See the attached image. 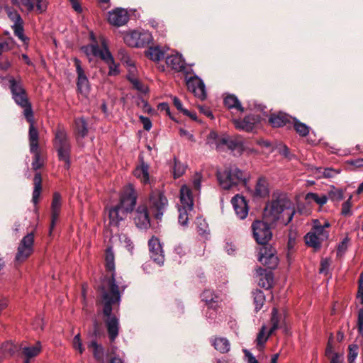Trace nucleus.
Segmentation results:
<instances>
[{
	"label": "nucleus",
	"mask_w": 363,
	"mask_h": 363,
	"mask_svg": "<svg viewBox=\"0 0 363 363\" xmlns=\"http://www.w3.org/2000/svg\"><path fill=\"white\" fill-rule=\"evenodd\" d=\"M328 199L333 201H340L343 199V191L341 189H333L328 193Z\"/></svg>",
	"instance_id": "nucleus-51"
},
{
	"label": "nucleus",
	"mask_w": 363,
	"mask_h": 363,
	"mask_svg": "<svg viewBox=\"0 0 363 363\" xmlns=\"http://www.w3.org/2000/svg\"><path fill=\"white\" fill-rule=\"evenodd\" d=\"M197 228L199 234L203 235L207 232L208 226L204 220H197Z\"/></svg>",
	"instance_id": "nucleus-59"
},
{
	"label": "nucleus",
	"mask_w": 363,
	"mask_h": 363,
	"mask_svg": "<svg viewBox=\"0 0 363 363\" xmlns=\"http://www.w3.org/2000/svg\"><path fill=\"white\" fill-rule=\"evenodd\" d=\"M269 223L265 221L256 220L252 225L253 236L257 242L262 246H267L272 236Z\"/></svg>",
	"instance_id": "nucleus-8"
},
{
	"label": "nucleus",
	"mask_w": 363,
	"mask_h": 363,
	"mask_svg": "<svg viewBox=\"0 0 363 363\" xmlns=\"http://www.w3.org/2000/svg\"><path fill=\"white\" fill-rule=\"evenodd\" d=\"M53 145L57 152L59 160L65 162V168L70 167L71 144L66 130L59 126L55 133Z\"/></svg>",
	"instance_id": "nucleus-6"
},
{
	"label": "nucleus",
	"mask_w": 363,
	"mask_h": 363,
	"mask_svg": "<svg viewBox=\"0 0 363 363\" xmlns=\"http://www.w3.org/2000/svg\"><path fill=\"white\" fill-rule=\"evenodd\" d=\"M180 204L178 207L187 208V210H192L194 206V200L191 189L186 186L183 185L180 189Z\"/></svg>",
	"instance_id": "nucleus-20"
},
{
	"label": "nucleus",
	"mask_w": 363,
	"mask_h": 363,
	"mask_svg": "<svg viewBox=\"0 0 363 363\" xmlns=\"http://www.w3.org/2000/svg\"><path fill=\"white\" fill-rule=\"evenodd\" d=\"M290 118L291 117L287 114L280 112L277 114H272L269 122L274 128H279L289 123Z\"/></svg>",
	"instance_id": "nucleus-24"
},
{
	"label": "nucleus",
	"mask_w": 363,
	"mask_h": 363,
	"mask_svg": "<svg viewBox=\"0 0 363 363\" xmlns=\"http://www.w3.org/2000/svg\"><path fill=\"white\" fill-rule=\"evenodd\" d=\"M134 175L144 183L149 181L148 165L144 162L134 170Z\"/></svg>",
	"instance_id": "nucleus-34"
},
{
	"label": "nucleus",
	"mask_w": 363,
	"mask_h": 363,
	"mask_svg": "<svg viewBox=\"0 0 363 363\" xmlns=\"http://www.w3.org/2000/svg\"><path fill=\"white\" fill-rule=\"evenodd\" d=\"M252 295L254 303L255 305V311H258L262 308L264 305L265 301V296L262 291L258 289L253 291Z\"/></svg>",
	"instance_id": "nucleus-40"
},
{
	"label": "nucleus",
	"mask_w": 363,
	"mask_h": 363,
	"mask_svg": "<svg viewBox=\"0 0 363 363\" xmlns=\"http://www.w3.org/2000/svg\"><path fill=\"white\" fill-rule=\"evenodd\" d=\"M330 267V262L328 259H323L320 263V268L319 272L320 274H327Z\"/></svg>",
	"instance_id": "nucleus-61"
},
{
	"label": "nucleus",
	"mask_w": 363,
	"mask_h": 363,
	"mask_svg": "<svg viewBox=\"0 0 363 363\" xmlns=\"http://www.w3.org/2000/svg\"><path fill=\"white\" fill-rule=\"evenodd\" d=\"M231 203L237 216L240 219L242 220L247 217L249 209L247 201L242 196L235 195L231 199Z\"/></svg>",
	"instance_id": "nucleus-17"
},
{
	"label": "nucleus",
	"mask_w": 363,
	"mask_h": 363,
	"mask_svg": "<svg viewBox=\"0 0 363 363\" xmlns=\"http://www.w3.org/2000/svg\"><path fill=\"white\" fill-rule=\"evenodd\" d=\"M34 189L33 192V198L32 201L33 202L36 204L38 202V199L40 195L42 186H41V182H42V178L40 173H36L34 176Z\"/></svg>",
	"instance_id": "nucleus-32"
},
{
	"label": "nucleus",
	"mask_w": 363,
	"mask_h": 363,
	"mask_svg": "<svg viewBox=\"0 0 363 363\" xmlns=\"http://www.w3.org/2000/svg\"><path fill=\"white\" fill-rule=\"evenodd\" d=\"M136 199L133 186L129 184L121 196L120 203L109 211L111 224L118 225L120 221L124 220L128 213L134 209Z\"/></svg>",
	"instance_id": "nucleus-4"
},
{
	"label": "nucleus",
	"mask_w": 363,
	"mask_h": 363,
	"mask_svg": "<svg viewBox=\"0 0 363 363\" xmlns=\"http://www.w3.org/2000/svg\"><path fill=\"white\" fill-rule=\"evenodd\" d=\"M20 2L28 12H31L35 9L36 12L42 13L47 9L46 0H20Z\"/></svg>",
	"instance_id": "nucleus-21"
},
{
	"label": "nucleus",
	"mask_w": 363,
	"mask_h": 363,
	"mask_svg": "<svg viewBox=\"0 0 363 363\" xmlns=\"http://www.w3.org/2000/svg\"><path fill=\"white\" fill-rule=\"evenodd\" d=\"M305 199L308 202L314 201L320 206H323L327 203L328 198L325 194L318 195L316 193L309 192L306 195Z\"/></svg>",
	"instance_id": "nucleus-37"
},
{
	"label": "nucleus",
	"mask_w": 363,
	"mask_h": 363,
	"mask_svg": "<svg viewBox=\"0 0 363 363\" xmlns=\"http://www.w3.org/2000/svg\"><path fill=\"white\" fill-rule=\"evenodd\" d=\"M13 33L21 41L25 43L28 38L24 35L23 21L13 23L11 26Z\"/></svg>",
	"instance_id": "nucleus-43"
},
{
	"label": "nucleus",
	"mask_w": 363,
	"mask_h": 363,
	"mask_svg": "<svg viewBox=\"0 0 363 363\" xmlns=\"http://www.w3.org/2000/svg\"><path fill=\"white\" fill-rule=\"evenodd\" d=\"M34 242V235L33 233H28L23 238L16 255V260L23 262L27 259L33 252Z\"/></svg>",
	"instance_id": "nucleus-11"
},
{
	"label": "nucleus",
	"mask_w": 363,
	"mask_h": 363,
	"mask_svg": "<svg viewBox=\"0 0 363 363\" xmlns=\"http://www.w3.org/2000/svg\"><path fill=\"white\" fill-rule=\"evenodd\" d=\"M41 351V344L37 342L34 345H29L22 347V353L26 359L23 363H30L29 359L37 356Z\"/></svg>",
	"instance_id": "nucleus-25"
},
{
	"label": "nucleus",
	"mask_w": 363,
	"mask_h": 363,
	"mask_svg": "<svg viewBox=\"0 0 363 363\" xmlns=\"http://www.w3.org/2000/svg\"><path fill=\"white\" fill-rule=\"evenodd\" d=\"M62 205V197L60 193L55 192L52 201V220L50 225V231L54 228L55 223L58 219L60 211Z\"/></svg>",
	"instance_id": "nucleus-22"
},
{
	"label": "nucleus",
	"mask_w": 363,
	"mask_h": 363,
	"mask_svg": "<svg viewBox=\"0 0 363 363\" xmlns=\"http://www.w3.org/2000/svg\"><path fill=\"white\" fill-rule=\"evenodd\" d=\"M259 121L257 116L250 115L245 116L242 120L236 119L233 121V123L237 129L252 132L255 125Z\"/></svg>",
	"instance_id": "nucleus-18"
},
{
	"label": "nucleus",
	"mask_w": 363,
	"mask_h": 363,
	"mask_svg": "<svg viewBox=\"0 0 363 363\" xmlns=\"http://www.w3.org/2000/svg\"><path fill=\"white\" fill-rule=\"evenodd\" d=\"M134 221L136 226L140 229H147L150 226L148 211L145 206H140L138 207Z\"/></svg>",
	"instance_id": "nucleus-19"
},
{
	"label": "nucleus",
	"mask_w": 363,
	"mask_h": 363,
	"mask_svg": "<svg viewBox=\"0 0 363 363\" xmlns=\"http://www.w3.org/2000/svg\"><path fill=\"white\" fill-rule=\"evenodd\" d=\"M340 173L339 170L333 168L318 167L315 169V174L317 178H333Z\"/></svg>",
	"instance_id": "nucleus-35"
},
{
	"label": "nucleus",
	"mask_w": 363,
	"mask_h": 363,
	"mask_svg": "<svg viewBox=\"0 0 363 363\" xmlns=\"http://www.w3.org/2000/svg\"><path fill=\"white\" fill-rule=\"evenodd\" d=\"M293 121L294 129L300 136L305 137L309 133L310 127L306 123L299 121L296 118H293Z\"/></svg>",
	"instance_id": "nucleus-39"
},
{
	"label": "nucleus",
	"mask_w": 363,
	"mask_h": 363,
	"mask_svg": "<svg viewBox=\"0 0 363 363\" xmlns=\"http://www.w3.org/2000/svg\"><path fill=\"white\" fill-rule=\"evenodd\" d=\"M102 60L108 67V69H109L108 75L109 76H116L119 74L120 71L118 69V65L115 62L113 57L111 55L109 50L106 51V53H105V55L102 56Z\"/></svg>",
	"instance_id": "nucleus-26"
},
{
	"label": "nucleus",
	"mask_w": 363,
	"mask_h": 363,
	"mask_svg": "<svg viewBox=\"0 0 363 363\" xmlns=\"http://www.w3.org/2000/svg\"><path fill=\"white\" fill-rule=\"evenodd\" d=\"M150 208L157 220H161L168 207V200L160 190L152 191L149 197Z\"/></svg>",
	"instance_id": "nucleus-7"
},
{
	"label": "nucleus",
	"mask_w": 363,
	"mask_h": 363,
	"mask_svg": "<svg viewBox=\"0 0 363 363\" xmlns=\"http://www.w3.org/2000/svg\"><path fill=\"white\" fill-rule=\"evenodd\" d=\"M6 11L9 18L11 19V21H13V23H17L23 21L21 16L15 9L6 7Z\"/></svg>",
	"instance_id": "nucleus-49"
},
{
	"label": "nucleus",
	"mask_w": 363,
	"mask_h": 363,
	"mask_svg": "<svg viewBox=\"0 0 363 363\" xmlns=\"http://www.w3.org/2000/svg\"><path fill=\"white\" fill-rule=\"evenodd\" d=\"M358 346L357 345H350L349 346L348 362L353 363L358 355Z\"/></svg>",
	"instance_id": "nucleus-52"
},
{
	"label": "nucleus",
	"mask_w": 363,
	"mask_h": 363,
	"mask_svg": "<svg viewBox=\"0 0 363 363\" xmlns=\"http://www.w3.org/2000/svg\"><path fill=\"white\" fill-rule=\"evenodd\" d=\"M140 119L143 125L144 129L146 130H150L152 128V122L150 118L145 116H140Z\"/></svg>",
	"instance_id": "nucleus-63"
},
{
	"label": "nucleus",
	"mask_w": 363,
	"mask_h": 363,
	"mask_svg": "<svg viewBox=\"0 0 363 363\" xmlns=\"http://www.w3.org/2000/svg\"><path fill=\"white\" fill-rule=\"evenodd\" d=\"M201 174L199 173H196L192 180L194 189L199 192L200 191L201 187Z\"/></svg>",
	"instance_id": "nucleus-57"
},
{
	"label": "nucleus",
	"mask_w": 363,
	"mask_h": 363,
	"mask_svg": "<svg viewBox=\"0 0 363 363\" xmlns=\"http://www.w3.org/2000/svg\"><path fill=\"white\" fill-rule=\"evenodd\" d=\"M201 299L208 308H214L218 306L219 297L211 290H205L201 294Z\"/></svg>",
	"instance_id": "nucleus-27"
},
{
	"label": "nucleus",
	"mask_w": 363,
	"mask_h": 363,
	"mask_svg": "<svg viewBox=\"0 0 363 363\" xmlns=\"http://www.w3.org/2000/svg\"><path fill=\"white\" fill-rule=\"evenodd\" d=\"M269 193L267 180L264 178H259L255 186V196L257 197H265L268 196Z\"/></svg>",
	"instance_id": "nucleus-28"
},
{
	"label": "nucleus",
	"mask_w": 363,
	"mask_h": 363,
	"mask_svg": "<svg viewBox=\"0 0 363 363\" xmlns=\"http://www.w3.org/2000/svg\"><path fill=\"white\" fill-rule=\"evenodd\" d=\"M271 324H272V327L269 330V335L272 334L274 330H276L277 329L281 327L279 325V317H278V311L276 308H274L272 311Z\"/></svg>",
	"instance_id": "nucleus-44"
},
{
	"label": "nucleus",
	"mask_w": 363,
	"mask_h": 363,
	"mask_svg": "<svg viewBox=\"0 0 363 363\" xmlns=\"http://www.w3.org/2000/svg\"><path fill=\"white\" fill-rule=\"evenodd\" d=\"M128 13L124 9L116 8L108 12V21L111 25L122 26L128 22Z\"/></svg>",
	"instance_id": "nucleus-16"
},
{
	"label": "nucleus",
	"mask_w": 363,
	"mask_h": 363,
	"mask_svg": "<svg viewBox=\"0 0 363 363\" xmlns=\"http://www.w3.org/2000/svg\"><path fill=\"white\" fill-rule=\"evenodd\" d=\"M266 326L263 325L260 329L257 337V342L258 345H263L267 340L269 336L270 335H267L265 336Z\"/></svg>",
	"instance_id": "nucleus-53"
},
{
	"label": "nucleus",
	"mask_w": 363,
	"mask_h": 363,
	"mask_svg": "<svg viewBox=\"0 0 363 363\" xmlns=\"http://www.w3.org/2000/svg\"><path fill=\"white\" fill-rule=\"evenodd\" d=\"M105 260H106V266L107 270L111 272L112 273H111V277L107 281V284L101 286V291H102L103 288L108 289V282H109L110 279L112 278L113 274V277H115V272H114L115 271L114 254H113V252L111 247H108L107 248V250L106 251ZM114 279H115L116 284H119V286H120L119 287V291L121 292H123L125 289L126 288V285L125 284H123L119 281H117L116 279V278H114Z\"/></svg>",
	"instance_id": "nucleus-15"
},
{
	"label": "nucleus",
	"mask_w": 363,
	"mask_h": 363,
	"mask_svg": "<svg viewBox=\"0 0 363 363\" xmlns=\"http://www.w3.org/2000/svg\"><path fill=\"white\" fill-rule=\"evenodd\" d=\"M73 347L76 350H78L79 352V353L82 354L84 350V348L82 345V340H81V338H80V334L78 333L77 335H76L74 338H73Z\"/></svg>",
	"instance_id": "nucleus-55"
},
{
	"label": "nucleus",
	"mask_w": 363,
	"mask_h": 363,
	"mask_svg": "<svg viewBox=\"0 0 363 363\" xmlns=\"http://www.w3.org/2000/svg\"><path fill=\"white\" fill-rule=\"evenodd\" d=\"M113 275L108 282V289H102L101 301L104 304L103 313L107 317L106 324L111 341H114L118 335L119 323L116 315H112V306L118 305L121 301V293L119 291Z\"/></svg>",
	"instance_id": "nucleus-1"
},
{
	"label": "nucleus",
	"mask_w": 363,
	"mask_h": 363,
	"mask_svg": "<svg viewBox=\"0 0 363 363\" xmlns=\"http://www.w3.org/2000/svg\"><path fill=\"white\" fill-rule=\"evenodd\" d=\"M186 167L184 164L178 161L177 159H174V178L180 177L185 172Z\"/></svg>",
	"instance_id": "nucleus-50"
},
{
	"label": "nucleus",
	"mask_w": 363,
	"mask_h": 363,
	"mask_svg": "<svg viewBox=\"0 0 363 363\" xmlns=\"http://www.w3.org/2000/svg\"><path fill=\"white\" fill-rule=\"evenodd\" d=\"M101 44L102 49L99 48L98 44H89L81 47V50L86 55L89 62H91L94 57L102 60V56L105 55L106 51L108 50L106 40L103 37L101 38Z\"/></svg>",
	"instance_id": "nucleus-12"
},
{
	"label": "nucleus",
	"mask_w": 363,
	"mask_h": 363,
	"mask_svg": "<svg viewBox=\"0 0 363 363\" xmlns=\"http://www.w3.org/2000/svg\"><path fill=\"white\" fill-rule=\"evenodd\" d=\"M191 210H187V208L178 207L179 218L178 220L181 225L186 226L188 224L189 217L188 213Z\"/></svg>",
	"instance_id": "nucleus-45"
},
{
	"label": "nucleus",
	"mask_w": 363,
	"mask_h": 363,
	"mask_svg": "<svg viewBox=\"0 0 363 363\" xmlns=\"http://www.w3.org/2000/svg\"><path fill=\"white\" fill-rule=\"evenodd\" d=\"M357 330L359 334L363 337V308L358 311Z\"/></svg>",
	"instance_id": "nucleus-56"
},
{
	"label": "nucleus",
	"mask_w": 363,
	"mask_h": 363,
	"mask_svg": "<svg viewBox=\"0 0 363 363\" xmlns=\"http://www.w3.org/2000/svg\"><path fill=\"white\" fill-rule=\"evenodd\" d=\"M244 353L247 363H259L255 356L250 351L244 350Z\"/></svg>",
	"instance_id": "nucleus-64"
},
{
	"label": "nucleus",
	"mask_w": 363,
	"mask_h": 363,
	"mask_svg": "<svg viewBox=\"0 0 363 363\" xmlns=\"http://www.w3.org/2000/svg\"><path fill=\"white\" fill-rule=\"evenodd\" d=\"M76 129L78 134L84 138L88 133L87 123L84 118L82 117L75 120Z\"/></svg>",
	"instance_id": "nucleus-42"
},
{
	"label": "nucleus",
	"mask_w": 363,
	"mask_h": 363,
	"mask_svg": "<svg viewBox=\"0 0 363 363\" xmlns=\"http://www.w3.org/2000/svg\"><path fill=\"white\" fill-rule=\"evenodd\" d=\"M185 80L188 89L191 91L195 96L201 100L206 99V86L203 81L200 77L196 74L189 76V74L186 73Z\"/></svg>",
	"instance_id": "nucleus-9"
},
{
	"label": "nucleus",
	"mask_w": 363,
	"mask_h": 363,
	"mask_svg": "<svg viewBox=\"0 0 363 363\" xmlns=\"http://www.w3.org/2000/svg\"><path fill=\"white\" fill-rule=\"evenodd\" d=\"M259 261L269 269H275L279 263V259L275 255V250L271 246H261L259 252Z\"/></svg>",
	"instance_id": "nucleus-10"
},
{
	"label": "nucleus",
	"mask_w": 363,
	"mask_h": 363,
	"mask_svg": "<svg viewBox=\"0 0 363 363\" xmlns=\"http://www.w3.org/2000/svg\"><path fill=\"white\" fill-rule=\"evenodd\" d=\"M273 281V277L271 272L265 274L263 277H260L259 280V285L266 289H269L272 286Z\"/></svg>",
	"instance_id": "nucleus-46"
},
{
	"label": "nucleus",
	"mask_w": 363,
	"mask_h": 363,
	"mask_svg": "<svg viewBox=\"0 0 363 363\" xmlns=\"http://www.w3.org/2000/svg\"><path fill=\"white\" fill-rule=\"evenodd\" d=\"M357 299L359 301L361 304H363V279L359 280L358 286V291L357 294Z\"/></svg>",
	"instance_id": "nucleus-62"
},
{
	"label": "nucleus",
	"mask_w": 363,
	"mask_h": 363,
	"mask_svg": "<svg viewBox=\"0 0 363 363\" xmlns=\"http://www.w3.org/2000/svg\"><path fill=\"white\" fill-rule=\"evenodd\" d=\"M167 65L176 71H183L185 68V62L182 55L176 53L171 55L166 58Z\"/></svg>",
	"instance_id": "nucleus-23"
},
{
	"label": "nucleus",
	"mask_w": 363,
	"mask_h": 363,
	"mask_svg": "<svg viewBox=\"0 0 363 363\" xmlns=\"http://www.w3.org/2000/svg\"><path fill=\"white\" fill-rule=\"evenodd\" d=\"M3 356L12 355L16 352V346L9 342L4 343L0 348Z\"/></svg>",
	"instance_id": "nucleus-48"
},
{
	"label": "nucleus",
	"mask_w": 363,
	"mask_h": 363,
	"mask_svg": "<svg viewBox=\"0 0 363 363\" xmlns=\"http://www.w3.org/2000/svg\"><path fill=\"white\" fill-rule=\"evenodd\" d=\"M306 243L315 249H318L321 245V240L314 232L308 233L305 236Z\"/></svg>",
	"instance_id": "nucleus-38"
},
{
	"label": "nucleus",
	"mask_w": 363,
	"mask_h": 363,
	"mask_svg": "<svg viewBox=\"0 0 363 363\" xmlns=\"http://www.w3.org/2000/svg\"><path fill=\"white\" fill-rule=\"evenodd\" d=\"M224 104L229 109L235 108L238 111H243V108L242 107L240 102L233 94H229L225 97Z\"/></svg>",
	"instance_id": "nucleus-33"
},
{
	"label": "nucleus",
	"mask_w": 363,
	"mask_h": 363,
	"mask_svg": "<svg viewBox=\"0 0 363 363\" xmlns=\"http://www.w3.org/2000/svg\"><path fill=\"white\" fill-rule=\"evenodd\" d=\"M350 199H351V197H350V199L347 201H345L342 203V214L344 216H348V215L351 214V213H350V208H351Z\"/></svg>",
	"instance_id": "nucleus-58"
},
{
	"label": "nucleus",
	"mask_w": 363,
	"mask_h": 363,
	"mask_svg": "<svg viewBox=\"0 0 363 363\" xmlns=\"http://www.w3.org/2000/svg\"><path fill=\"white\" fill-rule=\"evenodd\" d=\"M137 35H138L137 30H133V31L125 33L123 36L124 43L130 47L143 48V43H138L137 41V38H138Z\"/></svg>",
	"instance_id": "nucleus-30"
},
{
	"label": "nucleus",
	"mask_w": 363,
	"mask_h": 363,
	"mask_svg": "<svg viewBox=\"0 0 363 363\" xmlns=\"http://www.w3.org/2000/svg\"><path fill=\"white\" fill-rule=\"evenodd\" d=\"M40 154L36 153L35 155H34V159L32 162V167L34 170H37L41 167L42 163L40 162Z\"/></svg>",
	"instance_id": "nucleus-60"
},
{
	"label": "nucleus",
	"mask_w": 363,
	"mask_h": 363,
	"mask_svg": "<svg viewBox=\"0 0 363 363\" xmlns=\"http://www.w3.org/2000/svg\"><path fill=\"white\" fill-rule=\"evenodd\" d=\"M138 38L137 41L138 43H143V47H145V45H148L151 40H152V35L147 32H138Z\"/></svg>",
	"instance_id": "nucleus-47"
},
{
	"label": "nucleus",
	"mask_w": 363,
	"mask_h": 363,
	"mask_svg": "<svg viewBox=\"0 0 363 363\" xmlns=\"http://www.w3.org/2000/svg\"><path fill=\"white\" fill-rule=\"evenodd\" d=\"M74 62L77 74V86L78 91L82 94H86L89 89L88 78L82 67L81 61L77 58H74Z\"/></svg>",
	"instance_id": "nucleus-14"
},
{
	"label": "nucleus",
	"mask_w": 363,
	"mask_h": 363,
	"mask_svg": "<svg viewBox=\"0 0 363 363\" xmlns=\"http://www.w3.org/2000/svg\"><path fill=\"white\" fill-rule=\"evenodd\" d=\"M217 179L223 189H230L239 184L245 186L249 174L241 171L235 166L225 168L223 171H217Z\"/></svg>",
	"instance_id": "nucleus-5"
},
{
	"label": "nucleus",
	"mask_w": 363,
	"mask_h": 363,
	"mask_svg": "<svg viewBox=\"0 0 363 363\" xmlns=\"http://www.w3.org/2000/svg\"><path fill=\"white\" fill-rule=\"evenodd\" d=\"M150 258L159 266H162L164 262V255L162 244L159 239L153 236L148 242Z\"/></svg>",
	"instance_id": "nucleus-13"
},
{
	"label": "nucleus",
	"mask_w": 363,
	"mask_h": 363,
	"mask_svg": "<svg viewBox=\"0 0 363 363\" xmlns=\"http://www.w3.org/2000/svg\"><path fill=\"white\" fill-rule=\"evenodd\" d=\"M147 55L149 58L155 62H159L164 58V52L162 51L160 46L150 47L147 52Z\"/></svg>",
	"instance_id": "nucleus-36"
},
{
	"label": "nucleus",
	"mask_w": 363,
	"mask_h": 363,
	"mask_svg": "<svg viewBox=\"0 0 363 363\" xmlns=\"http://www.w3.org/2000/svg\"><path fill=\"white\" fill-rule=\"evenodd\" d=\"M88 347L92 349L93 355L96 360L103 361L104 349L101 345L98 344L96 340H92L89 343Z\"/></svg>",
	"instance_id": "nucleus-31"
},
{
	"label": "nucleus",
	"mask_w": 363,
	"mask_h": 363,
	"mask_svg": "<svg viewBox=\"0 0 363 363\" xmlns=\"http://www.w3.org/2000/svg\"><path fill=\"white\" fill-rule=\"evenodd\" d=\"M313 230V232L318 235L322 241L328 239L329 233L325 229H324V226H321L319 220H315L314 221Z\"/></svg>",
	"instance_id": "nucleus-41"
},
{
	"label": "nucleus",
	"mask_w": 363,
	"mask_h": 363,
	"mask_svg": "<svg viewBox=\"0 0 363 363\" xmlns=\"http://www.w3.org/2000/svg\"><path fill=\"white\" fill-rule=\"evenodd\" d=\"M350 239L348 237H345L342 241L338 245L337 250V255H342L347 250L349 245Z\"/></svg>",
	"instance_id": "nucleus-54"
},
{
	"label": "nucleus",
	"mask_w": 363,
	"mask_h": 363,
	"mask_svg": "<svg viewBox=\"0 0 363 363\" xmlns=\"http://www.w3.org/2000/svg\"><path fill=\"white\" fill-rule=\"evenodd\" d=\"M295 214L294 208H291V202L286 197H279L268 203L263 212L264 220L270 225L280 221L284 225L289 223Z\"/></svg>",
	"instance_id": "nucleus-3"
},
{
	"label": "nucleus",
	"mask_w": 363,
	"mask_h": 363,
	"mask_svg": "<svg viewBox=\"0 0 363 363\" xmlns=\"http://www.w3.org/2000/svg\"><path fill=\"white\" fill-rule=\"evenodd\" d=\"M212 345L214 348L219 351L220 353H226L230 350V344L228 339L225 337H216Z\"/></svg>",
	"instance_id": "nucleus-29"
},
{
	"label": "nucleus",
	"mask_w": 363,
	"mask_h": 363,
	"mask_svg": "<svg viewBox=\"0 0 363 363\" xmlns=\"http://www.w3.org/2000/svg\"><path fill=\"white\" fill-rule=\"evenodd\" d=\"M9 89L12 94V99L16 104L23 108V115L30 123L28 138L29 142L38 141V131L34 127V118L31 104L28 101L26 89L21 81L16 80L11 77L9 79Z\"/></svg>",
	"instance_id": "nucleus-2"
}]
</instances>
